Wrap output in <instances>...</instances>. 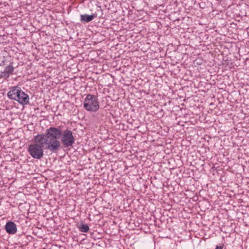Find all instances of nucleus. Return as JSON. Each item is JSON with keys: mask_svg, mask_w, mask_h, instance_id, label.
Listing matches in <instances>:
<instances>
[{"mask_svg": "<svg viewBox=\"0 0 249 249\" xmlns=\"http://www.w3.org/2000/svg\"><path fill=\"white\" fill-rule=\"evenodd\" d=\"M6 232L9 234H14L17 231L16 224L12 221H8L5 226Z\"/></svg>", "mask_w": 249, "mask_h": 249, "instance_id": "obj_6", "label": "nucleus"}, {"mask_svg": "<svg viewBox=\"0 0 249 249\" xmlns=\"http://www.w3.org/2000/svg\"><path fill=\"white\" fill-rule=\"evenodd\" d=\"M84 107L88 111L96 112L99 108L97 97L94 95L88 94L84 102Z\"/></svg>", "mask_w": 249, "mask_h": 249, "instance_id": "obj_4", "label": "nucleus"}, {"mask_svg": "<svg viewBox=\"0 0 249 249\" xmlns=\"http://www.w3.org/2000/svg\"><path fill=\"white\" fill-rule=\"evenodd\" d=\"M46 132L52 133L54 137V140L57 142L58 149L57 153L59 151L61 147V142L65 147H71L75 142V139L73 136L72 132L70 130L67 129L62 131L60 128L50 127L46 130Z\"/></svg>", "mask_w": 249, "mask_h": 249, "instance_id": "obj_2", "label": "nucleus"}, {"mask_svg": "<svg viewBox=\"0 0 249 249\" xmlns=\"http://www.w3.org/2000/svg\"><path fill=\"white\" fill-rule=\"evenodd\" d=\"M52 133L46 132L44 134H38L34 138V143L29 145L28 151L30 155L35 159H40L43 156V148L51 153H57L58 145L54 140Z\"/></svg>", "mask_w": 249, "mask_h": 249, "instance_id": "obj_1", "label": "nucleus"}, {"mask_svg": "<svg viewBox=\"0 0 249 249\" xmlns=\"http://www.w3.org/2000/svg\"><path fill=\"white\" fill-rule=\"evenodd\" d=\"M77 228L79 229L80 231L83 232H87L89 229L88 224H85L83 222H82L81 223L78 224Z\"/></svg>", "mask_w": 249, "mask_h": 249, "instance_id": "obj_8", "label": "nucleus"}, {"mask_svg": "<svg viewBox=\"0 0 249 249\" xmlns=\"http://www.w3.org/2000/svg\"><path fill=\"white\" fill-rule=\"evenodd\" d=\"M97 14L93 13L92 15L82 14L80 15V21L83 23H89L96 18Z\"/></svg>", "mask_w": 249, "mask_h": 249, "instance_id": "obj_7", "label": "nucleus"}, {"mask_svg": "<svg viewBox=\"0 0 249 249\" xmlns=\"http://www.w3.org/2000/svg\"><path fill=\"white\" fill-rule=\"evenodd\" d=\"M14 70V69L12 63H10L8 66L5 68L3 71L1 72L0 74V78H8L10 74H13Z\"/></svg>", "mask_w": 249, "mask_h": 249, "instance_id": "obj_5", "label": "nucleus"}, {"mask_svg": "<svg viewBox=\"0 0 249 249\" xmlns=\"http://www.w3.org/2000/svg\"><path fill=\"white\" fill-rule=\"evenodd\" d=\"M8 97L18 102L19 104L24 106L29 103V97L18 86L11 87L7 92Z\"/></svg>", "mask_w": 249, "mask_h": 249, "instance_id": "obj_3", "label": "nucleus"}, {"mask_svg": "<svg viewBox=\"0 0 249 249\" xmlns=\"http://www.w3.org/2000/svg\"><path fill=\"white\" fill-rule=\"evenodd\" d=\"M223 245L222 246H216L215 249H222Z\"/></svg>", "mask_w": 249, "mask_h": 249, "instance_id": "obj_9", "label": "nucleus"}]
</instances>
